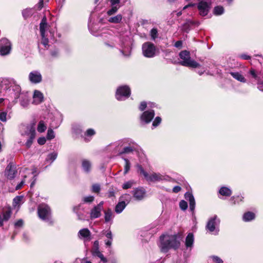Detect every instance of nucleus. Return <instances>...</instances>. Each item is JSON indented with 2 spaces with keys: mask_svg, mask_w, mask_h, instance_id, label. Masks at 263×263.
<instances>
[{
  "mask_svg": "<svg viewBox=\"0 0 263 263\" xmlns=\"http://www.w3.org/2000/svg\"><path fill=\"white\" fill-rule=\"evenodd\" d=\"M159 247L162 252H167L170 249H178L180 246L182 237L179 234L174 235H163L160 238Z\"/></svg>",
  "mask_w": 263,
  "mask_h": 263,
  "instance_id": "nucleus-1",
  "label": "nucleus"
},
{
  "mask_svg": "<svg viewBox=\"0 0 263 263\" xmlns=\"http://www.w3.org/2000/svg\"><path fill=\"white\" fill-rule=\"evenodd\" d=\"M9 90L13 91L14 95L15 103L17 102V99L19 98L21 88L18 85L15 84L12 79L7 78H2L0 80V93Z\"/></svg>",
  "mask_w": 263,
  "mask_h": 263,
  "instance_id": "nucleus-2",
  "label": "nucleus"
},
{
  "mask_svg": "<svg viewBox=\"0 0 263 263\" xmlns=\"http://www.w3.org/2000/svg\"><path fill=\"white\" fill-rule=\"evenodd\" d=\"M179 57L182 60L180 63L183 66L193 68L198 67L200 66L198 63L191 59L190 53L186 50L180 52Z\"/></svg>",
  "mask_w": 263,
  "mask_h": 263,
  "instance_id": "nucleus-3",
  "label": "nucleus"
},
{
  "mask_svg": "<svg viewBox=\"0 0 263 263\" xmlns=\"http://www.w3.org/2000/svg\"><path fill=\"white\" fill-rule=\"evenodd\" d=\"M142 53L146 58H153L155 55L156 47L150 42H146L142 45Z\"/></svg>",
  "mask_w": 263,
  "mask_h": 263,
  "instance_id": "nucleus-4",
  "label": "nucleus"
},
{
  "mask_svg": "<svg viewBox=\"0 0 263 263\" xmlns=\"http://www.w3.org/2000/svg\"><path fill=\"white\" fill-rule=\"evenodd\" d=\"M220 220L217 218V216H214L209 220L206 228L210 232H215V234H217L219 232L218 226Z\"/></svg>",
  "mask_w": 263,
  "mask_h": 263,
  "instance_id": "nucleus-5",
  "label": "nucleus"
},
{
  "mask_svg": "<svg viewBox=\"0 0 263 263\" xmlns=\"http://www.w3.org/2000/svg\"><path fill=\"white\" fill-rule=\"evenodd\" d=\"M11 44L7 39L0 40V55H6L10 53Z\"/></svg>",
  "mask_w": 263,
  "mask_h": 263,
  "instance_id": "nucleus-6",
  "label": "nucleus"
},
{
  "mask_svg": "<svg viewBox=\"0 0 263 263\" xmlns=\"http://www.w3.org/2000/svg\"><path fill=\"white\" fill-rule=\"evenodd\" d=\"M38 215L39 217L43 220L48 219L50 215L49 207L46 204H40L38 207Z\"/></svg>",
  "mask_w": 263,
  "mask_h": 263,
  "instance_id": "nucleus-7",
  "label": "nucleus"
},
{
  "mask_svg": "<svg viewBox=\"0 0 263 263\" xmlns=\"http://www.w3.org/2000/svg\"><path fill=\"white\" fill-rule=\"evenodd\" d=\"M130 94V90L128 86H123L119 87L116 91V97L117 100H121L123 97L127 98Z\"/></svg>",
  "mask_w": 263,
  "mask_h": 263,
  "instance_id": "nucleus-8",
  "label": "nucleus"
},
{
  "mask_svg": "<svg viewBox=\"0 0 263 263\" xmlns=\"http://www.w3.org/2000/svg\"><path fill=\"white\" fill-rule=\"evenodd\" d=\"M199 14L201 16L206 15L210 9V4L204 1L200 2L197 6Z\"/></svg>",
  "mask_w": 263,
  "mask_h": 263,
  "instance_id": "nucleus-9",
  "label": "nucleus"
},
{
  "mask_svg": "<svg viewBox=\"0 0 263 263\" xmlns=\"http://www.w3.org/2000/svg\"><path fill=\"white\" fill-rule=\"evenodd\" d=\"M103 201L100 202L98 205L95 206L91 210L90 217L91 219H95L99 217L101 215V211L103 210Z\"/></svg>",
  "mask_w": 263,
  "mask_h": 263,
  "instance_id": "nucleus-10",
  "label": "nucleus"
},
{
  "mask_svg": "<svg viewBox=\"0 0 263 263\" xmlns=\"http://www.w3.org/2000/svg\"><path fill=\"white\" fill-rule=\"evenodd\" d=\"M32 134H33V137L35 136L34 123H32L27 126L23 127V130L22 131V136H27L28 137H31Z\"/></svg>",
  "mask_w": 263,
  "mask_h": 263,
  "instance_id": "nucleus-11",
  "label": "nucleus"
},
{
  "mask_svg": "<svg viewBox=\"0 0 263 263\" xmlns=\"http://www.w3.org/2000/svg\"><path fill=\"white\" fill-rule=\"evenodd\" d=\"M154 115L153 110L145 111L141 116V120L146 123H149L153 119Z\"/></svg>",
  "mask_w": 263,
  "mask_h": 263,
  "instance_id": "nucleus-12",
  "label": "nucleus"
},
{
  "mask_svg": "<svg viewBox=\"0 0 263 263\" xmlns=\"http://www.w3.org/2000/svg\"><path fill=\"white\" fill-rule=\"evenodd\" d=\"M29 79L33 83H39L42 81V77L40 72L33 71L29 74Z\"/></svg>",
  "mask_w": 263,
  "mask_h": 263,
  "instance_id": "nucleus-13",
  "label": "nucleus"
},
{
  "mask_svg": "<svg viewBox=\"0 0 263 263\" xmlns=\"http://www.w3.org/2000/svg\"><path fill=\"white\" fill-rule=\"evenodd\" d=\"M44 101V95L40 91L35 90L33 92L32 103L38 105Z\"/></svg>",
  "mask_w": 263,
  "mask_h": 263,
  "instance_id": "nucleus-14",
  "label": "nucleus"
},
{
  "mask_svg": "<svg viewBox=\"0 0 263 263\" xmlns=\"http://www.w3.org/2000/svg\"><path fill=\"white\" fill-rule=\"evenodd\" d=\"M134 198L137 200L143 199L145 195V191L143 188H137L133 191Z\"/></svg>",
  "mask_w": 263,
  "mask_h": 263,
  "instance_id": "nucleus-15",
  "label": "nucleus"
},
{
  "mask_svg": "<svg viewBox=\"0 0 263 263\" xmlns=\"http://www.w3.org/2000/svg\"><path fill=\"white\" fill-rule=\"evenodd\" d=\"M16 172L14 167L12 165H8L6 168L5 174L8 179H11L14 178Z\"/></svg>",
  "mask_w": 263,
  "mask_h": 263,
  "instance_id": "nucleus-16",
  "label": "nucleus"
},
{
  "mask_svg": "<svg viewBox=\"0 0 263 263\" xmlns=\"http://www.w3.org/2000/svg\"><path fill=\"white\" fill-rule=\"evenodd\" d=\"M185 198L190 202V209L191 211H194L195 208V201L193 195L190 193L187 192L185 194Z\"/></svg>",
  "mask_w": 263,
  "mask_h": 263,
  "instance_id": "nucleus-17",
  "label": "nucleus"
},
{
  "mask_svg": "<svg viewBox=\"0 0 263 263\" xmlns=\"http://www.w3.org/2000/svg\"><path fill=\"white\" fill-rule=\"evenodd\" d=\"M48 28V25L47 23V19L45 16H44L40 23V30L41 32V36L44 35L46 34V31Z\"/></svg>",
  "mask_w": 263,
  "mask_h": 263,
  "instance_id": "nucleus-18",
  "label": "nucleus"
},
{
  "mask_svg": "<svg viewBox=\"0 0 263 263\" xmlns=\"http://www.w3.org/2000/svg\"><path fill=\"white\" fill-rule=\"evenodd\" d=\"M162 179L163 176L161 174L154 173L149 175L148 174L146 180L148 181L155 182L161 180Z\"/></svg>",
  "mask_w": 263,
  "mask_h": 263,
  "instance_id": "nucleus-19",
  "label": "nucleus"
},
{
  "mask_svg": "<svg viewBox=\"0 0 263 263\" xmlns=\"http://www.w3.org/2000/svg\"><path fill=\"white\" fill-rule=\"evenodd\" d=\"M79 234L81 238L86 240H90V232L88 229H83L80 230Z\"/></svg>",
  "mask_w": 263,
  "mask_h": 263,
  "instance_id": "nucleus-20",
  "label": "nucleus"
},
{
  "mask_svg": "<svg viewBox=\"0 0 263 263\" xmlns=\"http://www.w3.org/2000/svg\"><path fill=\"white\" fill-rule=\"evenodd\" d=\"M82 166L85 172L89 173L91 168V164L89 161L83 160L82 162Z\"/></svg>",
  "mask_w": 263,
  "mask_h": 263,
  "instance_id": "nucleus-21",
  "label": "nucleus"
},
{
  "mask_svg": "<svg viewBox=\"0 0 263 263\" xmlns=\"http://www.w3.org/2000/svg\"><path fill=\"white\" fill-rule=\"evenodd\" d=\"M126 206V204L125 201H122L119 202L115 207V212L117 213H121Z\"/></svg>",
  "mask_w": 263,
  "mask_h": 263,
  "instance_id": "nucleus-22",
  "label": "nucleus"
},
{
  "mask_svg": "<svg viewBox=\"0 0 263 263\" xmlns=\"http://www.w3.org/2000/svg\"><path fill=\"white\" fill-rule=\"evenodd\" d=\"M194 242V236L193 234L189 233L185 239V246L187 248L191 247Z\"/></svg>",
  "mask_w": 263,
  "mask_h": 263,
  "instance_id": "nucleus-23",
  "label": "nucleus"
},
{
  "mask_svg": "<svg viewBox=\"0 0 263 263\" xmlns=\"http://www.w3.org/2000/svg\"><path fill=\"white\" fill-rule=\"evenodd\" d=\"M255 217V215L254 213L251 212H248L243 214V220L245 221H249L254 219Z\"/></svg>",
  "mask_w": 263,
  "mask_h": 263,
  "instance_id": "nucleus-24",
  "label": "nucleus"
},
{
  "mask_svg": "<svg viewBox=\"0 0 263 263\" xmlns=\"http://www.w3.org/2000/svg\"><path fill=\"white\" fill-rule=\"evenodd\" d=\"M122 19L121 14H118L115 16L110 17L108 18V21L109 23L117 24L119 23Z\"/></svg>",
  "mask_w": 263,
  "mask_h": 263,
  "instance_id": "nucleus-25",
  "label": "nucleus"
},
{
  "mask_svg": "<svg viewBox=\"0 0 263 263\" xmlns=\"http://www.w3.org/2000/svg\"><path fill=\"white\" fill-rule=\"evenodd\" d=\"M220 195L222 196H230L232 194L231 190L226 187H222L219 191Z\"/></svg>",
  "mask_w": 263,
  "mask_h": 263,
  "instance_id": "nucleus-26",
  "label": "nucleus"
},
{
  "mask_svg": "<svg viewBox=\"0 0 263 263\" xmlns=\"http://www.w3.org/2000/svg\"><path fill=\"white\" fill-rule=\"evenodd\" d=\"M231 74L232 76L236 79L237 80L241 82H246V79L244 78V77L240 74L238 72H231Z\"/></svg>",
  "mask_w": 263,
  "mask_h": 263,
  "instance_id": "nucleus-27",
  "label": "nucleus"
},
{
  "mask_svg": "<svg viewBox=\"0 0 263 263\" xmlns=\"http://www.w3.org/2000/svg\"><path fill=\"white\" fill-rule=\"evenodd\" d=\"M91 252L93 256H96L98 255V253H101V252L99 251V242L98 241H95L94 242Z\"/></svg>",
  "mask_w": 263,
  "mask_h": 263,
  "instance_id": "nucleus-28",
  "label": "nucleus"
},
{
  "mask_svg": "<svg viewBox=\"0 0 263 263\" xmlns=\"http://www.w3.org/2000/svg\"><path fill=\"white\" fill-rule=\"evenodd\" d=\"M104 214L105 222H109L112 219L113 214L110 209H108L107 211H105Z\"/></svg>",
  "mask_w": 263,
  "mask_h": 263,
  "instance_id": "nucleus-29",
  "label": "nucleus"
},
{
  "mask_svg": "<svg viewBox=\"0 0 263 263\" xmlns=\"http://www.w3.org/2000/svg\"><path fill=\"white\" fill-rule=\"evenodd\" d=\"M47 128L46 124L43 121H40L38 124L37 130L40 133L44 132Z\"/></svg>",
  "mask_w": 263,
  "mask_h": 263,
  "instance_id": "nucleus-30",
  "label": "nucleus"
},
{
  "mask_svg": "<svg viewBox=\"0 0 263 263\" xmlns=\"http://www.w3.org/2000/svg\"><path fill=\"white\" fill-rule=\"evenodd\" d=\"M223 12L224 8L220 6L215 7L213 10V13L216 15H221Z\"/></svg>",
  "mask_w": 263,
  "mask_h": 263,
  "instance_id": "nucleus-31",
  "label": "nucleus"
},
{
  "mask_svg": "<svg viewBox=\"0 0 263 263\" xmlns=\"http://www.w3.org/2000/svg\"><path fill=\"white\" fill-rule=\"evenodd\" d=\"M136 149V148L134 145L131 146L129 145L128 146L125 147L123 151L120 153V154H129L132 153Z\"/></svg>",
  "mask_w": 263,
  "mask_h": 263,
  "instance_id": "nucleus-32",
  "label": "nucleus"
},
{
  "mask_svg": "<svg viewBox=\"0 0 263 263\" xmlns=\"http://www.w3.org/2000/svg\"><path fill=\"white\" fill-rule=\"evenodd\" d=\"M111 9L108 10L107 12V14L108 15H112L115 14L120 8V7L118 6L117 5H111Z\"/></svg>",
  "mask_w": 263,
  "mask_h": 263,
  "instance_id": "nucleus-33",
  "label": "nucleus"
},
{
  "mask_svg": "<svg viewBox=\"0 0 263 263\" xmlns=\"http://www.w3.org/2000/svg\"><path fill=\"white\" fill-rule=\"evenodd\" d=\"M57 155H58L57 153H52L47 156L46 160L48 162H49L50 163H51L56 159Z\"/></svg>",
  "mask_w": 263,
  "mask_h": 263,
  "instance_id": "nucleus-34",
  "label": "nucleus"
},
{
  "mask_svg": "<svg viewBox=\"0 0 263 263\" xmlns=\"http://www.w3.org/2000/svg\"><path fill=\"white\" fill-rule=\"evenodd\" d=\"M23 197L22 196H16L13 199V206H19L22 203Z\"/></svg>",
  "mask_w": 263,
  "mask_h": 263,
  "instance_id": "nucleus-35",
  "label": "nucleus"
},
{
  "mask_svg": "<svg viewBox=\"0 0 263 263\" xmlns=\"http://www.w3.org/2000/svg\"><path fill=\"white\" fill-rule=\"evenodd\" d=\"M33 9L31 8H28L23 11V15L25 18H27L29 16L31 15L33 12Z\"/></svg>",
  "mask_w": 263,
  "mask_h": 263,
  "instance_id": "nucleus-36",
  "label": "nucleus"
},
{
  "mask_svg": "<svg viewBox=\"0 0 263 263\" xmlns=\"http://www.w3.org/2000/svg\"><path fill=\"white\" fill-rule=\"evenodd\" d=\"M11 214V212L10 210H7L5 211L2 216L3 219L4 221H7L10 217Z\"/></svg>",
  "mask_w": 263,
  "mask_h": 263,
  "instance_id": "nucleus-37",
  "label": "nucleus"
},
{
  "mask_svg": "<svg viewBox=\"0 0 263 263\" xmlns=\"http://www.w3.org/2000/svg\"><path fill=\"white\" fill-rule=\"evenodd\" d=\"M101 190V187L99 184L95 183L92 185L91 191L95 193H99Z\"/></svg>",
  "mask_w": 263,
  "mask_h": 263,
  "instance_id": "nucleus-38",
  "label": "nucleus"
},
{
  "mask_svg": "<svg viewBox=\"0 0 263 263\" xmlns=\"http://www.w3.org/2000/svg\"><path fill=\"white\" fill-rule=\"evenodd\" d=\"M55 135L53 130L51 128H49L47 131V139L48 140H51L53 139Z\"/></svg>",
  "mask_w": 263,
  "mask_h": 263,
  "instance_id": "nucleus-39",
  "label": "nucleus"
},
{
  "mask_svg": "<svg viewBox=\"0 0 263 263\" xmlns=\"http://www.w3.org/2000/svg\"><path fill=\"white\" fill-rule=\"evenodd\" d=\"M34 138H35V137H33V134H32L31 137H28V139L25 143V145L27 148H29L31 146Z\"/></svg>",
  "mask_w": 263,
  "mask_h": 263,
  "instance_id": "nucleus-40",
  "label": "nucleus"
},
{
  "mask_svg": "<svg viewBox=\"0 0 263 263\" xmlns=\"http://www.w3.org/2000/svg\"><path fill=\"white\" fill-rule=\"evenodd\" d=\"M93 196H88L83 197V201L85 203H91L94 200Z\"/></svg>",
  "mask_w": 263,
  "mask_h": 263,
  "instance_id": "nucleus-41",
  "label": "nucleus"
},
{
  "mask_svg": "<svg viewBox=\"0 0 263 263\" xmlns=\"http://www.w3.org/2000/svg\"><path fill=\"white\" fill-rule=\"evenodd\" d=\"M124 160L125 162L124 174H126L130 169V164L128 160H127V159L124 158Z\"/></svg>",
  "mask_w": 263,
  "mask_h": 263,
  "instance_id": "nucleus-42",
  "label": "nucleus"
},
{
  "mask_svg": "<svg viewBox=\"0 0 263 263\" xmlns=\"http://www.w3.org/2000/svg\"><path fill=\"white\" fill-rule=\"evenodd\" d=\"M42 36V41L41 43L45 47H46L48 45V40L46 37V35L44 34L43 36Z\"/></svg>",
  "mask_w": 263,
  "mask_h": 263,
  "instance_id": "nucleus-43",
  "label": "nucleus"
},
{
  "mask_svg": "<svg viewBox=\"0 0 263 263\" xmlns=\"http://www.w3.org/2000/svg\"><path fill=\"white\" fill-rule=\"evenodd\" d=\"M179 206L181 210H185L187 208V202L184 200H181L179 203Z\"/></svg>",
  "mask_w": 263,
  "mask_h": 263,
  "instance_id": "nucleus-44",
  "label": "nucleus"
},
{
  "mask_svg": "<svg viewBox=\"0 0 263 263\" xmlns=\"http://www.w3.org/2000/svg\"><path fill=\"white\" fill-rule=\"evenodd\" d=\"M134 184L133 181H129L123 184L122 187L124 189H128L130 188Z\"/></svg>",
  "mask_w": 263,
  "mask_h": 263,
  "instance_id": "nucleus-45",
  "label": "nucleus"
},
{
  "mask_svg": "<svg viewBox=\"0 0 263 263\" xmlns=\"http://www.w3.org/2000/svg\"><path fill=\"white\" fill-rule=\"evenodd\" d=\"M161 119L159 117H157L153 122V126L156 127L158 126L161 122Z\"/></svg>",
  "mask_w": 263,
  "mask_h": 263,
  "instance_id": "nucleus-46",
  "label": "nucleus"
},
{
  "mask_svg": "<svg viewBox=\"0 0 263 263\" xmlns=\"http://www.w3.org/2000/svg\"><path fill=\"white\" fill-rule=\"evenodd\" d=\"M7 112H0V120L3 122H6L7 120Z\"/></svg>",
  "mask_w": 263,
  "mask_h": 263,
  "instance_id": "nucleus-47",
  "label": "nucleus"
},
{
  "mask_svg": "<svg viewBox=\"0 0 263 263\" xmlns=\"http://www.w3.org/2000/svg\"><path fill=\"white\" fill-rule=\"evenodd\" d=\"M151 35L153 40H155L157 37V30L156 29L153 28L151 30Z\"/></svg>",
  "mask_w": 263,
  "mask_h": 263,
  "instance_id": "nucleus-48",
  "label": "nucleus"
},
{
  "mask_svg": "<svg viewBox=\"0 0 263 263\" xmlns=\"http://www.w3.org/2000/svg\"><path fill=\"white\" fill-rule=\"evenodd\" d=\"M96 256L99 257L103 263H106L107 262V259L104 256L101 252L98 253V255Z\"/></svg>",
  "mask_w": 263,
  "mask_h": 263,
  "instance_id": "nucleus-49",
  "label": "nucleus"
},
{
  "mask_svg": "<svg viewBox=\"0 0 263 263\" xmlns=\"http://www.w3.org/2000/svg\"><path fill=\"white\" fill-rule=\"evenodd\" d=\"M21 105L23 107H27L29 105V101L28 100H23L21 101Z\"/></svg>",
  "mask_w": 263,
  "mask_h": 263,
  "instance_id": "nucleus-50",
  "label": "nucleus"
},
{
  "mask_svg": "<svg viewBox=\"0 0 263 263\" xmlns=\"http://www.w3.org/2000/svg\"><path fill=\"white\" fill-rule=\"evenodd\" d=\"M46 139L44 137H41L38 139L37 142L40 145H43L45 143Z\"/></svg>",
  "mask_w": 263,
  "mask_h": 263,
  "instance_id": "nucleus-51",
  "label": "nucleus"
},
{
  "mask_svg": "<svg viewBox=\"0 0 263 263\" xmlns=\"http://www.w3.org/2000/svg\"><path fill=\"white\" fill-rule=\"evenodd\" d=\"M95 132L93 129H88L86 132V135L88 136H91L95 135Z\"/></svg>",
  "mask_w": 263,
  "mask_h": 263,
  "instance_id": "nucleus-52",
  "label": "nucleus"
},
{
  "mask_svg": "<svg viewBox=\"0 0 263 263\" xmlns=\"http://www.w3.org/2000/svg\"><path fill=\"white\" fill-rule=\"evenodd\" d=\"M139 170L140 171V173L143 174L146 179L148 177V174L146 172H145L144 171V170H143V168L141 166H139Z\"/></svg>",
  "mask_w": 263,
  "mask_h": 263,
  "instance_id": "nucleus-53",
  "label": "nucleus"
},
{
  "mask_svg": "<svg viewBox=\"0 0 263 263\" xmlns=\"http://www.w3.org/2000/svg\"><path fill=\"white\" fill-rule=\"evenodd\" d=\"M139 170L140 171V173L143 174L146 179L148 177V174L146 172H145L144 171V170H143V168L141 166H139Z\"/></svg>",
  "mask_w": 263,
  "mask_h": 263,
  "instance_id": "nucleus-54",
  "label": "nucleus"
},
{
  "mask_svg": "<svg viewBox=\"0 0 263 263\" xmlns=\"http://www.w3.org/2000/svg\"><path fill=\"white\" fill-rule=\"evenodd\" d=\"M146 107V103L145 102H142L141 103L140 105L139 106V109L140 110H144Z\"/></svg>",
  "mask_w": 263,
  "mask_h": 263,
  "instance_id": "nucleus-55",
  "label": "nucleus"
},
{
  "mask_svg": "<svg viewBox=\"0 0 263 263\" xmlns=\"http://www.w3.org/2000/svg\"><path fill=\"white\" fill-rule=\"evenodd\" d=\"M250 73L252 75V76L254 78H255L256 79L257 78V75L256 74L254 69H251L250 70Z\"/></svg>",
  "mask_w": 263,
  "mask_h": 263,
  "instance_id": "nucleus-56",
  "label": "nucleus"
},
{
  "mask_svg": "<svg viewBox=\"0 0 263 263\" xmlns=\"http://www.w3.org/2000/svg\"><path fill=\"white\" fill-rule=\"evenodd\" d=\"M213 260L216 262V263H222L223 261H222L221 259H220L219 257H217V256H214L213 257Z\"/></svg>",
  "mask_w": 263,
  "mask_h": 263,
  "instance_id": "nucleus-57",
  "label": "nucleus"
},
{
  "mask_svg": "<svg viewBox=\"0 0 263 263\" xmlns=\"http://www.w3.org/2000/svg\"><path fill=\"white\" fill-rule=\"evenodd\" d=\"M111 5H115L120 3V0H110Z\"/></svg>",
  "mask_w": 263,
  "mask_h": 263,
  "instance_id": "nucleus-58",
  "label": "nucleus"
},
{
  "mask_svg": "<svg viewBox=\"0 0 263 263\" xmlns=\"http://www.w3.org/2000/svg\"><path fill=\"white\" fill-rule=\"evenodd\" d=\"M182 42L181 41H178L175 44V46L177 48H180L182 46Z\"/></svg>",
  "mask_w": 263,
  "mask_h": 263,
  "instance_id": "nucleus-59",
  "label": "nucleus"
},
{
  "mask_svg": "<svg viewBox=\"0 0 263 263\" xmlns=\"http://www.w3.org/2000/svg\"><path fill=\"white\" fill-rule=\"evenodd\" d=\"M240 57L241 59H244V60L250 59V57L249 55H248L245 54H242L240 55Z\"/></svg>",
  "mask_w": 263,
  "mask_h": 263,
  "instance_id": "nucleus-60",
  "label": "nucleus"
},
{
  "mask_svg": "<svg viewBox=\"0 0 263 263\" xmlns=\"http://www.w3.org/2000/svg\"><path fill=\"white\" fill-rule=\"evenodd\" d=\"M181 190V187L179 186H175L173 189V191L174 193H178Z\"/></svg>",
  "mask_w": 263,
  "mask_h": 263,
  "instance_id": "nucleus-61",
  "label": "nucleus"
},
{
  "mask_svg": "<svg viewBox=\"0 0 263 263\" xmlns=\"http://www.w3.org/2000/svg\"><path fill=\"white\" fill-rule=\"evenodd\" d=\"M25 183V181L24 180H22L16 186V190H19L20 189L22 186L23 185H24Z\"/></svg>",
  "mask_w": 263,
  "mask_h": 263,
  "instance_id": "nucleus-62",
  "label": "nucleus"
},
{
  "mask_svg": "<svg viewBox=\"0 0 263 263\" xmlns=\"http://www.w3.org/2000/svg\"><path fill=\"white\" fill-rule=\"evenodd\" d=\"M23 221L22 220L20 219L17 222H15V225L17 227H21L23 225Z\"/></svg>",
  "mask_w": 263,
  "mask_h": 263,
  "instance_id": "nucleus-63",
  "label": "nucleus"
},
{
  "mask_svg": "<svg viewBox=\"0 0 263 263\" xmlns=\"http://www.w3.org/2000/svg\"><path fill=\"white\" fill-rule=\"evenodd\" d=\"M81 263H92L90 261L88 260L86 258H83L81 260Z\"/></svg>",
  "mask_w": 263,
  "mask_h": 263,
  "instance_id": "nucleus-64",
  "label": "nucleus"
}]
</instances>
